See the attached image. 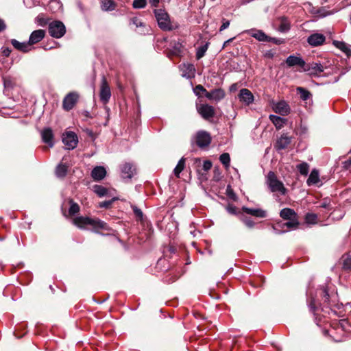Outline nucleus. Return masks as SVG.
Masks as SVG:
<instances>
[{"instance_id":"20","label":"nucleus","mask_w":351,"mask_h":351,"mask_svg":"<svg viewBox=\"0 0 351 351\" xmlns=\"http://www.w3.org/2000/svg\"><path fill=\"white\" fill-rule=\"evenodd\" d=\"M106 175V169L102 166H97L91 171L92 178L94 180L97 181H99L104 179Z\"/></svg>"},{"instance_id":"25","label":"nucleus","mask_w":351,"mask_h":351,"mask_svg":"<svg viewBox=\"0 0 351 351\" xmlns=\"http://www.w3.org/2000/svg\"><path fill=\"white\" fill-rule=\"evenodd\" d=\"M243 210L246 213L252 215L253 216L258 217H265L266 216L265 211L261 209L250 208L247 207H243Z\"/></svg>"},{"instance_id":"30","label":"nucleus","mask_w":351,"mask_h":351,"mask_svg":"<svg viewBox=\"0 0 351 351\" xmlns=\"http://www.w3.org/2000/svg\"><path fill=\"white\" fill-rule=\"evenodd\" d=\"M185 166V159L182 158L178 162L176 167L173 169L174 175L177 178H180V173L183 171Z\"/></svg>"},{"instance_id":"57","label":"nucleus","mask_w":351,"mask_h":351,"mask_svg":"<svg viewBox=\"0 0 351 351\" xmlns=\"http://www.w3.org/2000/svg\"><path fill=\"white\" fill-rule=\"evenodd\" d=\"M5 24L3 20L0 19V32L4 30L5 29Z\"/></svg>"},{"instance_id":"17","label":"nucleus","mask_w":351,"mask_h":351,"mask_svg":"<svg viewBox=\"0 0 351 351\" xmlns=\"http://www.w3.org/2000/svg\"><path fill=\"white\" fill-rule=\"evenodd\" d=\"M41 136L43 141L47 144L49 147H52L53 146V133L51 128H45L41 132Z\"/></svg>"},{"instance_id":"4","label":"nucleus","mask_w":351,"mask_h":351,"mask_svg":"<svg viewBox=\"0 0 351 351\" xmlns=\"http://www.w3.org/2000/svg\"><path fill=\"white\" fill-rule=\"evenodd\" d=\"M65 32V26L60 21H53L49 25V33L52 37L61 38L64 36Z\"/></svg>"},{"instance_id":"8","label":"nucleus","mask_w":351,"mask_h":351,"mask_svg":"<svg viewBox=\"0 0 351 351\" xmlns=\"http://www.w3.org/2000/svg\"><path fill=\"white\" fill-rule=\"evenodd\" d=\"M273 109L276 113L282 116L288 115L291 112V108L289 105L285 100H281L274 104L273 106Z\"/></svg>"},{"instance_id":"3","label":"nucleus","mask_w":351,"mask_h":351,"mask_svg":"<svg viewBox=\"0 0 351 351\" xmlns=\"http://www.w3.org/2000/svg\"><path fill=\"white\" fill-rule=\"evenodd\" d=\"M154 14L158 27L163 31H171L173 26L168 13L163 9L154 10Z\"/></svg>"},{"instance_id":"9","label":"nucleus","mask_w":351,"mask_h":351,"mask_svg":"<svg viewBox=\"0 0 351 351\" xmlns=\"http://www.w3.org/2000/svg\"><path fill=\"white\" fill-rule=\"evenodd\" d=\"M211 142L210 134L205 131H200L196 135V143L198 147L202 148L208 146Z\"/></svg>"},{"instance_id":"53","label":"nucleus","mask_w":351,"mask_h":351,"mask_svg":"<svg viewBox=\"0 0 351 351\" xmlns=\"http://www.w3.org/2000/svg\"><path fill=\"white\" fill-rule=\"evenodd\" d=\"M289 29V26L287 23H282L280 25V30L281 32H286Z\"/></svg>"},{"instance_id":"47","label":"nucleus","mask_w":351,"mask_h":351,"mask_svg":"<svg viewBox=\"0 0 351 351\" xmlns=\"http://www.w3.org/2000/svg\"><path fill=\"white\" fill-rule=\"evenodd\" d=\"M114 199H110L108 201H104L99 203V207L100 208H108L112 203L113 202Z\"/></svg>"},{"instance_id":"5","label":"nucleus","mask_w":351,"mask_h":351,"mask_svg":"<svg viewBox=\"0 0 351 351\" xmlns=\"http://www.w3.org/2000/svg\"><path fill=\"white\" fill-rule=\"evenodd\" d=\"M62 142L67 149H73L77 147L78 138L75 132H67L62 135Z\"/></svg>"},{"instance_id":"19","label":"nucleus","mask_w":351,"mask_h":351,"mask_svg":"<svg viewBox=\"0 0 351 351\" xmlns=\"http://www.w3.org/2000/svg\"><path fill=\"white\" fill-rule=\"evenodd\" d=\"M135 167L131 163H125L121 167V173L123 178L130 179L135 173Z\"/></svg>"},{"instance_id":"18","label":"nucleus","mask_w":351,"mask_h":351,"mask_svg":"<svg viewBox=\"0 0 351 351\" xmlns=\"http://www.w3.org/2000/svg\"><path fill=\"white\" fill-rule=\"evenodd\" d=\"M45 36V31L43 29H37L34 31L29 36L28 43L32 47V45L38 43L42 40Z\"/></svg>"},{"instance_id":"51","label":"nucleus","mask_w":351,"mask_h":351,"mask_svg":"<svg viewBox=\"0 0 351 351\" xmlns=\"http://www.w3.org/2000/svg\"><path fill=\"white\" fill-rule=\"evenodd\" d=\"M229 25H230V21L223 19V23H222L221 26L220 27L219 31L221 32V31L226 29V28H228L229 27Z\"/></svg>"},{"instance_id":"59","label":"nucleus","mask_w":351,"mask_h":351,"mask_svg":"<svg viewBox=\"0 0 351 351\" xmlns=\"http://www.w3.org/2000/svg\"><path fill=\"white\" fill-rule=\"evenodd\" d=\"M351 166V158L344 162V167L348 168Z\"/></svg>"},{"instance_id":"29","label":"nucleus","mask_w":351,"mask_h":351,"mask_svg":"<svg viewBox=\"0 0 351 351\" xmlns=\"http://www.w3.org/2000/svg\"><path fill=\"white\" fill-rule=\"evenodd\" d=\"M68 171V166L64 164H59L56 169V175L58 178H64Z\"/></svg>"},{"instance_id":"16","label":"nucleus","mask_w":351,"mask_h":351,"mask_svg":"<svg viewBox=\"0 0 351 351\" xmlns=\"http://www.w3.org/2000/svg\"><path fill=\"white\" fill-rule=\"evenodd\" d=\"M324 70V66L319 62H312L306 64L304 71H308L312 75H318Z\"/></svg>"},{"instance_id":"2","label":"nucleus","mask_w":351,"mask_h":351,"mask_svg":"<svg viewBox=\"0 0 351 351\" xmlns=\"http://www.w3.org/2000/svg\"><path fill=\"white\" fill-rule=\"evenodd\" d=\"M266 183L271 192H278L282 195L286 194L287 189L283 183L277 178L276 175L273 171L268 173Z\"/></svg>"},{"instance_id":"1","label":"nucleus","mask_w":351,"mask_h":351,"mask_svg":"<svg viewBox=\"0 0 351 351\" xmlns=\"http://www.w3.org/2000/svg\"><path fill=\"white\" fill-rule=\"evenodd\" d=\"M73 223L80 228H84L86 226H90L93 228H98L104 230L107 229L106 223L97 219H92L86 217H77L73 219Z\"/></svg>"},{"instance_id":"11","label":"nucleus","mask_w":351,"mask_h":351,"mask_svg":"<svg viewBox=\"0 0 351 351\" xmlns=\"http://www.w3.org/2000/svg\"><path fill=\"white\" fill-rule=\"evenodd\" d=\"M182 75L186 78L191 79L195 77V68L193 64L184 63L180 66Z\"/></svg>"},{"instance_id":"37","label":"nucleus","mask_w":351,"mask_h":351,"mask_svg":"<svg viewBox=\"0 0 351 351\" xmlns=\"http://www.w3.org/2000/svg\"><path fill=\"white\" fill-rule=\"evenodd\" d=\"M317 216L313 213H307L305 217V220L307 223L315 224L317 223Z\"/></svg>"},{"instance_id":"63","label":"nucleus","mask_w":351,"mask_h":351,"mask_svg":"<svg viewBox=\"0 0 351 351\" xmlns=\"http://www.w3.org/2000/svg\"><path fill=\"white\" fill-rule=\"evenodd\" d=\"M237 88V84H232L231 86H230V90H235Z\"/></svg>"},{"instance_id":"46","label":"nucleus","mask_w":351,"mask_h":351,"mask_svg":"<svg viewBox=\"0 0 351 351\" xmlns=\"http://www.w3.org/2000/svg\"><path fill=\"white\" fill-rule=\"evenodd\" d=\"M267 42H272L276 45H280L282 43H283L285 41H284V39H282V38H271V37H269L268 36V39L266 40Z\"/></svg>"},{"instance_id":"40","label":"nucleus","mask_w":351,"mask_h":351,"mask_svg":"<svg viewBox=\"0 0 351 351\" xmlns=\"http://www.w3.org/2000/svg\"><path fill=\"white\" fill-rule=\"evenodd\" d=\"M193 92L195 94V95L198 96V97H201V93H203L204 94V95L206 96V93H208L206 88L199 84V85H197L194 88H193Z\"/></svg>"},{"instance_id":"42","label":"nucleus","mask_w":351,"mask_h":351,"mask_svg":"<svg viewBox=\"0 0 351 351\" xmlns=\"http://www.w3.org/2000/svg\"><path fill=\"white\" fill-rule=\"evenodd\" d=\"M3 84L5 88H11L14 86V81L13 79L10 76H5L3 78Z\"/></svg>"},{"instance_id":"33","label":"nucleus","mask_w":351,"mask_h":351,"mask_svg":"<svg viewBox=\"0 0 351 351\" xmlns=\"http://www.w3.org/2000/svg\"><path fill=\"white\" fill-rule=\"evenodd\" d=\"M297 169L302 175L306 176L309 171V165L304 162L297 165Z\"/></svg>"},{"instance_id":"36","label":"nucleus","mask_w":351,"mask_h":351,"mask_svg":"<svg viewBox=\"0 0 351 351\" xmlns=\"http://www.w3.org/2000/svg\"><path fill=\"white\" fill-rule=\"evenodd\" d=\"M220 162L226 167H228L230 162V157L228 153H223L219 157Z\"/></svg>"},{"instance_id":"12","label":"nucleus","mask_w":351,"mask_h":351,"mask_svg":"<svg viewBox=\"0 0 351 351\" xmlns=\"http://www.w3.org/2000/svg\"><path fill=\"white\" fill-rule=\"evenodd\" d=\"M285 62L289 67L299 66L304 69L306 66L305 61L301 57L295 56H288Z\"/></svg>"},{"instance_id":"62","label":"nucleus","mask_w":351,"mask_h":351,"mask_svg":"<svg viewBox=\"0 0 351 351\" xmlns=\"http://www.w3.org/2000/svg\"><path fill=\"white\" fill-rule=\"evenodd\" d=\"M38 20L39 21L40 25H44L46 24V21L43 19H40L39 16L38 17Z\"/></svg>"},{"instance_id":"13","label":"nucleus","mask_w":351,"mask_h":351,"mask_svg":"<svg viewBox=\"0 0 351 351\" xmlns=\"http://www.w3.org/2000/svg\"><path fill=\"white\" fill-rule=\"evenodd\" d=\"M326 37L319 33L313 34L307 38L308 43L312 47H317L324 44Z\"/></svg>"},{"instance_id":"23","label":"nucleus","mask_w":351,"mask_h":351,"mask_svg":"<svg viewBox=\"0 0 351 351\" xmlns=\"http://www.w3.org/2000/svg\"><path fill=\"white\" fill-rule=\"evenodd\" d=\"M291 138L287 135H282L276 142L277 149H284L291 143Z\"/></svg>"},{"instance_id":"49","label":"nucleus","mask_w":351,"mask_h":351,"mask_svg":"<svg viewBox=\"0 0 351 351\" xmlns=\"http://www.w3.org/2000/svg\"><path fill=\"white\" fill-rule=\"evenodd\" d=\"M243 221L248 228H252L254 225V221L250 218L243 219Z\"/></svg>"},{"instance_id":"41","label":"nucleus","mask_w":351,"mask_h":351,"mask_svg":"<svg viewBox=\"0 0 351 351\" xmlns=\"http://www.w3.org/2000/svg\"><path fill=\"white\" fill-rule=\"evenodd\" d=\"M147 5V0H134L132 6L135 9L143 8Z\"/></svg>"},{"instance_id":"34","label":"nucleus","mask_w":351,"mask_h":351,"mask_svg":"<svg viewBox=\"0 0 351 351\" xmlns=\"http://www.w3.org/2000/svg\"><path fill=\"white\" fill-rule=\"evenodd\" d=\"M93 189L94 192L99 197L105 196L108 192L107 189L105 187L100 185H95L94 186Z\"/></svg>"},{"instance_id":"27","label":"nucleus","mask_w":351,"mask_h":351,"mask_svg":"<svg viewBox=\"0 0 351 351\" xmlns=\"http://www.w3.org/2000/svg\"><path fill=\"white\" fill-rule=\"evenodd\" d=\"M116 4L112 0H101V8L104 11H111L115 9Z\"/></svg>"},{"instance_id":"21","label":"nucleus","mask_w":351,"mask_h":351,"mask_svg":"<svg viewBox=\"0 0 351 351\" xmlns=\"http://www.w3.org/2000/svg\"><path fill=\"white\" fill-rule=\"evenodd\" d=\"M11 43L15 49L23 52H28L32 50V48L28 42L21 43L16 39H12Z\"/></svg>"},{"instance_id":"55","label":"nucleus","mask_w":351,"mask_h":351,"mask_svg":"<svg viewBox=\"0 0 351 351\" xmlns=\"http://www.w3.org/2000/svg\"><path fill=\"white\" fill-rule=\"evenodd\" d=\"M133 21V23L134 25H136V27H141V26H143V23L141 21H140L138 19H134L132 20Z\"/></svg>"},{"instance_id":"58","label":"nucleus","mask_w":351,"mask_h":351,"mask_svg":"<svg viewBox=\"0 0 351 351\" xmlns=\"http://www.w3.org/2000/svg\"><path fill=\"white\" fill-rule=\"evenodd\" d=\"M149 1L150 4L154 7H156L159 3V0H149Z\"/></svg>"},{"instance_id":"22","label":"nucleus","mask_w":351,"mask_h":351,"mask_svg":"<svg viewBox=\"0 0 351 351\" xmlns=\"http://www.w3.org/2000/svg\"><path fill=\"white\" fill-rule=\"evenodd\" d=\"M246 32L258 41H266L268 39V36H267L262 30L250 29L247 30Z\"/></svg>"},{"instance_id":"7","label":"nucleus","mask_w":351,"mask_h":351,"mask_svg":"<svg viewBox=\"0 0 351 351\" xmlns=\"http://www.w3.org/2000/svg\"><path fill=\"white\" fill-rule=\"evenodd\" d=\"M78 98L79 95L77 93H69L63 99V108L67 111L71 110L77 103Z\"/></svg>"},{"instance_id":"61","label":"nucleus","mask_w":351,"mask_h":351,"mask_svg":"<svg viewBox=\"0 0 351 351\" xmlns=\"http://www.w3.org/2000/svg\"><path fill=\"white\" fill-rule=\"evenodd\" d=\"M233 39H234V38H230V39L227 40L226 41H225L223 45V48H224L226 46H227L228 44L230 43Z\"/></svg>"},{"instance_id":"48","label":"nucleus","mask_w":351,"mask_h":351,"mask_svg":"<svg viewBox=\"0 0 351 351\" xmlns=\"http://www.w3.org/2000/svg\"><path fill=\"white\" fill-rule=\"evenodd\" d=\"M227 211L232 215H237V208L232 205H228L226 208Z\"/></svg>"},{"instance_id":"43","label":"nucleus","mask_w":351,"mask_h":351,"mask_svg":"<svg viewBox=\"0 0 351 351\" xmlns=\"http://www.w3.org/2000/svg\"><path fill=\"white\" fill-rule=\"evenodd\" d=\"M132 208L133 210V212H134L136 217L138 220L141 221L143 218V213L142 210L134 205H132Z\"/></svg>"},{"instance_id":"56","label":"nucleus","mask_w":351,"mask_h":351,"mask_svg":"<svg viewBox=\"0 0 351 351\" xmlns=\"http://www.w3.org/2000/svg\"><path fill=\"white\" fill-rule=\"evenodd\" d=\"M10 53H11V50L9 48L3 49V50L2 51L3 55L6 57L9 56Z\"/></svg>"},{"instance_id":"24","label":"nucleus","mask_w":351,"mask_h":351,"mask_svg":"<svg viewBox=\"0 0 351 351\" xmlns=\"http://www.w3.org/2000/svg\"><path fill=\"white\" fill-rule=\"evenodd\" d=\"M269 119L277 129L282 128L286 122V119L274 114L269 115Z\"/></svg>"},{"instance_id":"28","label":"nucleus","mask_w":351,"mask_h":351,"mask_svg":"<svg viewBox=\"0 0 351 351\" xmlns=\"http://www.w3.org/2000/svg\"><path fill=\"white\" fill-rule=\"evenodd\" d=\"M319 182V172L316 169H313L309 175L307 180L308 185L316 184Z\"/></svg>"},{"instance_id":"31","label":"nucleus","mask_w":351,"mask_h":351,"mask_svg":"<svg viewBox=\"0 0 351 351\" xmlns=\"http://www.w3.org/2000/svg\"><path fill=\"white\" fill-rule=\"evenodd\" d=\"M296 90L302 100L306 101L308 99H309L311 96V93L308 90L302 87H298L296 88Z\"/></svg>"},{"instance_id":"35","label":"nucleus","mask_w":351,"mask_h":351,"mask_svg":"<svg viewBox=\"0 0 351 351\" xmlns=\"http://www.w3.org/2000/svg\"><path fill=\"white\" fill-rule=\"evenodd\" d=\"M70 208L69 209V214L70 215H74L80 211V206L77 203L70 200Z\"/></svg>"},{"instance_id":"52","label":"nucleus","mask_w":351,"mask_h":351,"mask_svg":"<svg viewBox=\"0 0 351 351\" xmlns=\"http://www.w3.org/2000/svg\"><path fill=\"white\" fill-rule=\"evenodd\" d=\"M339 47L341 50H343L344 52H346V53H348L349 52H350V50L348 48V47L346 45V44L344 43H341Z\"/></svg>"},{"instance_id":"14","label":"nucleus","mask_w":351,"mask_h":351,"mask_svg":"<svg viewBox=\"0 0 351 351\" xmlns=\"http://www.w3.org/2000/svg\"><path fill=\"white\" fill-rule=\"evenodd\" d=\"M239 100L246 105H250L254 101V95L252 92L247 88H242L239 94Z\"/></svg>"},{"instance_id":"60","label":"nucleus","mask_w":351,"mask_h":351,"mask_svg":"<svg viewBox=\"0 0 351 351\" xmlns=\"http://www.w3.org/2000/svg\"><path fill=\"white\" fill-rule=\"evenodd\" d=\"M320 206H321V207H322V208H328V206H329V204H328V203H327V202L325 201V202H322V204L320 205Z\"/></svg>"},{"instance_id":"15","label":"nucleus","mask_w":351,"mask_h":351,"mask_svg":"<svg viewBox=\"0 0 351 351\" xmlns=\"http://www.w3.org/2000/svg\"><path fill=\"white\" fill-rule=\"evenodd\" d=\"M226 94L223 90L221 88H217L211 90L210 92L206 93V97L209 100L218 102L223 99Z\"/></svg>"},{"instance_id":"44","label":"nucleus","mask_w":351,"mask_h":351,"mask_svg":"<svg viewBox=\"0 0 351 351\" xmlns=\"http://www.w3.org/2000/svg\"><path fill=\"white\" fill-rule=\"evenodd\" d=\"M343 267L345 269H351V257L350 256H346V257L343 258Z\"/></svg>"},{"instance_id":"54","label":"nucleus","mask_w":351,"mask_h":351,"mask_svg":"<svg viewBox=\"0 0 351 351\" xmlns=\"http://www.w3.org/2000/svg\"><path fill=\"white\" fill-rule=\"evenodd\" d=\"M308 306L310 308V310L311 311H315L317 308L315 304V300H313L308 304Z\"/></svg>"},{"instance_id":"50","label":"nucleus","mask_w":351,"mask_h":351,"mask_svg":"<svg viewBox=\"0 0 351 351\" xmlns=\"http://www.w3.org/2000/svg\"><path fill=\"white\" fill-rule=\"evenodd\" d=\"M212 167V162L210 160H205L203 164V169L206 171L210 170Z\"/></svg>"},{"instance_id":"45","label":"nucleus","mask_w":351,"mask_h":351,"mask_svg":"<svg viewBox=\"0 0 351 351\" xmlns=\"http://www.w3.org/2000/svg\"><path fill=\"white\" fill-rule=\"evenodd\" d=\"M49 6L51 8H56L57 10L61 9L62 8V4L61 3L58 1V0H53L51 1L50 3H49Z\"/></svg>"},{"instance_id":"6","label":"nucleus","mask_w":351,"mask_h":351,"mask_svg":"<svg viewBox=\"0 0 351 351\" xmlns=\"http://www.w3.org/2000/svg\"><path fill=\"white\" fill-rule=\"evenodd\" d=\"M111 97V91L107 80L104 76H102L101 83L99 92V97L101 102L104 104H107Z\"/></svg>"},{"instance_id":"32","label":"nucleus","mask_w":351,"mask_h":351,"mask_svg":"<svg viewBox=\"0 0 351 351\" xmlns=\"http://www.w3.org/2000/svg\"><path fill=\"white\" fill-rule=\"evenodd\" d=\"M208 47V43H206L204 45H202L197 48L196 52V58L197 60L201 59L204 56Z\"/></svg>"},{"instance_id":"26","label":"nucleus","mask_w":351,"mask_h":351,"mask_svg":"<svg viewBox=\"0 0 351 351\" xmlns=\"http://www.w3.org/2000/svg\"><path fill=\"white\" fill-rule=\"evenodd\" d=\"M280 216L284 219L289 220L295 218L296 214L293 210L286 208L281 210Z\"/></svg>"},{"instance_id":"39","label":"nucleus","mask_w":351,"mask_h":351,"mask_svg":"<svg viewBox=\"0 0 351 351\" xmlns=\"http://www.w3.org/2000/svg\"><path fill=\"white\" fill-rule=\"evenodd\" d=\"M318 294L322 296L324 302L328 303L329 301V294L327 289L323 287L318 290Z\"/></svg>"},{"instance_id":"38","label":"nucleus","mask_w":351,"mask_h":351,"mask_svg":"<svg viewBox=\"0 0 351 351\" xmlns=\"http://www.w3.org/2000/svg\"><path fill=\"white\" fill-rule=\"evenodd\" d=\"M298 222L294 219H289V221L284 223L282 228H287L288 229H295L298 227Z\"/></svg>"},{"instance_id":"10","label":"nucleus","mask_w":351,"mask_h":351,"mask_svg":"<svg viewBox=\"0 0 351 351\" xmlns=\"http://www.w3.org/2000/svg\"><path fill=\"white\" fill-rule=\"evenodd\" d=\"M197 112L205 119H209L214 117L215 110L212 106L202 104L197 107Z\"/></svg>"}]
</instances>
